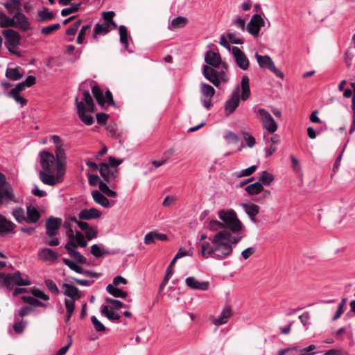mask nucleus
<instances>
[{
    "mask_svg": "<svg viewBox=\"0 0 355 355\" xmlns=\"http://www.w3.org/2000/svg\"><path fill=\"white\" fill-rule=\"evenodd\" d=\"M217 214L220 221L212 219L207 225L210 231L216 233L202 243L201 256L220 261L232 254L234 247L243 237L241 233L245 227L232 209H220Z\"/></svg>",
    "mask_w": 355,
    "mask_h": 355,
    "instance_id": "nucleus-1",
    "label": "nucleus"
},
{
    "mask_svg": "<svg viewBox=\"0 0 355 355\" xmlns=\"http://www.w3.org/2000/svg\"><path fill=\"white\" fill-rule=\"evenodd\" d=\"M40 162L42 170L39 172L40 180L46 185L55 186L64 180L67 168V156L60 159L53 153L43 150L40 153Z\"/></svg>",
    "mask_w": 355,
    "mask_h": 355,
    "instance_id": "nucleus-2",
    "label": "nucleus"
},
{
    "mask_svg": "<svg viewBox=\"0 0 355 355\" xmlns=\"http://www.w3.org/2000/svg\"><path fill=\"white\" fill-rule=\"evenodd\" d=\"M75 105L80 120L86 125H90L94 123L91 113L94 112V104L89 90H80L75 98Z\"/></svg>",
    "mask_w": 355,
    "mask_h": 355,
    "instance_id": "nucleus-3",
    "label": "nucleus"
},
{
    "mask_svg": "<svg viewBox=\"0 0 355 355\" xmlns=\"http://www.w3.org/2000/svg\"><path fill=\"white\" fill-rule=\"evenodd\" d=\"M241 99L243 101L250 96V80L247 76H243L241 82ZM240 87L237 86L232 92L230 98L225 103V112L226 116L232 114L239 107L240 103Z\"/></svg>",
    "mask_w": 355,
    "mask_h": 355,
    "instance_id": "nucleus-4",
    "label": "nucleus"
},
{
    "mask_svg": "<svg viewBox=\"0 0 355 355\" xmlns=\"http://www.w3.org/2000/svg\"><path fill=\"white\" fill-rule=\"evenodd\" d=\"M121 159H117L114 157H109V164L101 163L99 164V172L104 181L110 185L112 188H116L119 179V171L116 168L122 163Z\"/></svg>",
    "mask_w": 355,
    "mask_h": 355,
    "instance_id": "nucleus-5",
    "label": "nucleus"
},
{
    "mask_svg": "<svg viewBox=\"0 0 355 355\" xmlns=\"http://www.w3.org/2000/svg\"><path fill=\"white\" fill-rule=\"evenodd\" d=\"M31 284L30 278L26 275H22L19 271L14 273L0 272V288H6L12 291L15 286H25Z\"/></svg>",
    "mask_w": 355,
    "mask_h": 355,
    "instance_id": "nucleus-6",
    "label": "nucleus"
},
{
    "mask_svg": "<svg viewBox=\"0 0 355 355\" xmlns=\"http://www.w3.org/2000/svg\"><path fill=\"white\" fill-rule=\"evenodd\" d=\"M62 220L60 218L50 216L45 223L46 236L44 242L50 246H57L60 244V239L57 237L59 230L62 225Z\"/></svg>",
    "mask_w": 355,
    "mask_h": 355,
    "instance_id": "nucleus-7",
    "label": "nucleus"
},
{
    "mask_svg": "<svg viewBox=\"0 0 355 355\" xmlns=\"http://www.w3.org/2000/svg\"><path fill=\"white\" fill-rule=\"evenodd\" d=\"M89 85L92 88V94L99 105L102 107L114 105L113 96L110 90H107L105 94H103V90L95 82L90 81Z\"/></svg>",
    "mask_w": 355,
    "mask_h": 355,
    "instance_id": "nucleus-8",
    "label": "nucleus"
},
{
    "mask_svg": "<svg viewBox=\"0 0 355 355\" xmlns=\"http://www.w3.org/2000/svg\"><path fill=\"white\" fill-rule=\"evenodd\" d=\"M2 33L6 40V46L8 51L13 54H17L15 49L19 44L21 39L19 33L13 29L4 30Z\"/></svg>",
    "mask_w": 355,
    "mask_h": 355,
    "instance_id": "nucleus-9",
    "label": "nucleus"
},
{
    "mask_svg": "<svg viewBox=\"0 0 355 355\" xmlns=\"http://www.w3.org/2000/svg\"><path fill=\"white\" fill-rule=\"evenodd\" d=\"M257 112L260 116L263 128L270 133L275 132L278 129V125L271 114L263 108H259Z\"/></svg>",
    "mask_w": 355,
    "mask_h": 355,
    "instance_id": "nucleus-10",
    "label": "nucleus"
},
{
    "mask_svg": "<svg viewBox=\"0 0 355 355\" xmlns=\"http://www.w3.org/2000/svg\"><path fill=\"white\" fill-rule=\"evenodd\" d=\"M255 57L261 68L268 69L277 77L284 78V73L275 67L272 60L269 55H261L257 52Z\"/></svg>",
    "mask_w": 355,
    "mask_h": 355,
    "instance_id": "nucleus-11",
    "label": "nucleus"
},
{
    "mask_svg": "<svg viewBox=\"0 0 355 355\" xmlns=\"http://www.w3.org/2000/svg\"><path fill=\"white\" fill-rule=\"evenodd\" d=\"M264 26L265 21L263 17L259 14H255L246 25V30L253 37H258L261 28Z\"/></svg>",
    "mask_w": 355,
    "mask_h": 355,
    "instance_id": "nucleus-12",
    "label": "nucleus"
},
{
    "mask_svg": "<svg viewBox=\"0 0 355 355\" xmlns=\"http://www.w3.org/2000/svg\"><path fill=\"white\" fill-rule=\"evenodd\" d=\"M205 61L210 67L218 68L221 65L222 68L227 70V64L222 62L218 53L207 51L205 55Z\"/></svg>",
    "mask_w": 355,
    "mask_h": 355,
    "instance_id": "nucleus-13",
    "label": "nucleus"
},
{
    "mask_svg": "<svg viewBox=\"0 0 355 355\" xmlns=\"http://www.w3.org/2000/svg\"><path fill=\"white\" fill-rule=\"evenodd\" d=\"M232 54L239 67L243 70H247L249 68V60L239 47L234 46L232 48Z\"/></svg>",
    "mask_w": 355,
    "mask_h": 355,
    "instance_id": "nucleus-14",
    "label": "nucleus"
},
{
    "mask_svg": "<svg viewBox=\"0 0 355 355\" xmlns=\"http://www.w3.org/2000/svg\"><path fill=\"white\" fill-rule=\"evenodd\" d=\"M232 315L230 306L226 305L218 317L211 316L210 320L214 325L218 327L227 323Z\"/></svg>",
    "mask_w": 355,
    "mask_h": 355,
    "instance_id": "nucleus-15",
    "label": "nucleus"
},
{
    "mask_svg": "<svg viewBox=\"0 0 355 355\" xmlns=\"http://www.w3.org/2000/svg\"><path fill=\"white\" fill-rule=\"evenodd\" d=\"M17 225L5 216L0 214V235H5L15 233Z\"/></svg>",
    "mask_w": 355,
    "mask_h": 355,
    "instance_id": "nucleus-16",
    "label": "nucleus"
},
{
    "mask_svg": "<svg viewBox=\"0 0 355 355\" xmlns=\"http://www.w3.org/2000/svg\"><path fill=\"white\" fill-rule=\"evenodd\" d=\"M68 254L73 258L79 263H85L87 259L78 251L76 248V242L74 241H69L64 246Z\"/></svg>",
    "mask_w": 355,
    "mask_h": 355,
    "instance_id": "nucleus-17",
    "label": "nucleus"
},
{
    "mask_svg": "<svg viewBox=\"0 0 355 355\" xmlns=\"http://www.w3.org/2000/svg\"><path fill=\"white\" fill-rule=\"evenodd\" d=\"M14 26L21 29L23 31H27L30 28V22L27 17L19 12H15L13 17Z\"/></svg>",
    "mask_w": 355,
    "mask_h": 355,
    "instance_id": "nucleus-18",
    "label": "nucleus"
},
{
    "mask_svg": "<svg viewBox=\"0 0 355 355\" xmlns=\"http://www.w3.org/2000/svg\"><path fill=\"white\" fill-rule=\"evenodd\" d=\"M37 255L41 260L46 262H54L59 257V254L55 250L48 248L41 249Z\"/></svg>",
    "mask_w": 355,
    "mask_h": 355,
    "instance_id": "nucleus-19",
    "label": "nucleus"
},
{
    "mask_svg": "<svg viewBox=\"0 0 355 355\" xmlns=\"http://www.w3.org/2000/svg\"><path fill=\"white\" fill-rule=\"evenodd\" d=\"M102 212L95 207L83 209L78 213V218L80 220H93L101 218Z\"/></svg>",
    "mask_w": 355,
    "mask_h": 355,
    "instance_id": "nucleus-20",
    "label": "nucleus"
},
{
    "mask_svg": "<svg viewBox=\"0 0 355 355\" xmlns=\"http://www.w3.org/2000/svg\"><path fill=\"white\" fill-rule=\"evenodd\" d=\"M10 202H16L17 200L15 198L11 187L6 186L5 188L0 189V205L3 204L8 205Z\"/></svg>",
    "mask_w": 355,
    "mask_h": 355,
    "instance_id": "nucleus-21",
    "label": "nucleus"
},
{
    "mask_svg": "<svg viewBox=\"0 0 355 355\" xmlns=\"http://www.w3.org/2000/svg\"><path fill=\"white\" fill-rule=\"evenodd\" d=\"M41 218V214L38 209L34 206L30 205L26 207V223L32 224L38 222Z\"/></svg>",
    "mask_w": 355,
    "mask_h": 355,
    "instance_id": "nucleus-22",
    "label": "nucleus"
},
{
    "mask_svg": "<svg viewBox=\"0 0 355 355\" xmlns=\"http://www.w3.org/2000/svg\"><path fill=\"white\" fill-rule=\"evenodd\" d=\"M51 138L55 146L54 149L55 155L61 160L64 159V156H67V155L64 148L63 141L58 135H52Z\"/></svg>",
    "mask_w": 355,
    "mask_h": 355,
    "instance_id": "nucleus-23",
    "label": "nucleus"
},
{
    "mask_svg": "<svg viewBox=\"0 0 355 355\" xmlns=\"http://www.w3.org/2000/svg\"><path fill=\"white\" fill-rule=\"evenodd\" d=\"M185 282L188 287L194 290L207 291L209 286L207 282H200L193 277H187Z\"/></svg>",
    "mask_w": 355,
    "mask_h": 355,
    "instance_id": "nucleus-24",
    "label": "nucleus"
},
{
    "mask_svg": "<svg viewBox=\"0 0 355 355\" xmlns=\"http://www.w3.org/2000/svg\"><path fill=\"white\" fill-rule=\"evenodd\" d=\"M63 288V294L71 298L70 300H73L75 302V300L80 298L79 295V290L77 287L75 286H73L69 284H64L62 286Z\"/></svg>",
    "mask_w": 355,
    "mask_h": 355,
    "instance_id": "nucleus-25",
    "label": "nucleus"
},
{
    "mask_svg": "<svg viewBox=\"0 0 355 355\" xmlns=\"http://www.w3.org/2000/svg\"><path fill=\"white\" fill-rule=\"evenodd\" d=\"M92 196L94 201L101 205L104 208H108L111 206L110 200L98 190L92 191Z\"/></svg>",
    "mask_w": 355,
    "mask_h": 355,
    "instance_id": "nucleus-26",
    "label": "nucleus"
},
{
    "mask_svg": "<svg viewBox=\"0 0 355 355\" xmlns=\"http://www.w3.org/2000/svg\"><path fill=\"white\" fill-rule=\"evenodd\" d=\"M166 234L156 232H150L145 236L144 243L146 245H150L155 243L156 241H166Z\"/></svg>",
    "mask_w": 355,
    "mask_h": 355,
    "instance_id": "nucleus-27",
    "label": "nucleus"
},
{
    "mask_svg": "<svg viewBox=\"0 0 355 355\" xmlns=\"http://www.w3.org/2000/svg\"><path fill=\"white\" fill-rule=\"evenodd\" d=\"M101 313L111 321H118L121 318L120 315L108 305L102 306Z\"/></svg>",
    "mask_w": 355,
    "mask_h": 355,
    "instance_id": "nucleus-28",
    "label": "nucleus"
},
{
    "mask_svg": "<svg viewBox=\"0 0 355 355\" xmlns=\"http://www.w3.org/2000/svg\"><path fill=\"white\" fill-rule=\"evenodd\" d=\"M112 28V26L106 24H96L94 30L93 38L98 40V35H105Z\"/></svg>",
    "mask_w": 355,
    "mask_h": 355,
    "instance_id": "nucleus-29",
    "label": "nucleus"
},
{
    "mask_svg": "<svg viewBox=\"0 0 355 355\" xmlns=\"http://www.w3.org/2000/svg\"><path fill=\"white\" fill-rule=\"evenodd\" d=\"M187 19L184 17H178L173 19L168 25L170 30H175L178 28H183L187 24Z\"/></svg>",
    "mask_w": 355,
    "mask_h": 355,
    "instance_id": "nucleus-30",
    "label": "nucleus"
},
{
    "mask_svg": "<svg viewBox=\"0 0 355 355\" xmlns=\"http://www.w3.org/2000/svg\"><path fill=\"white\" fill-rule=\"evenodd\" d=\"M106 291L112 296L115 297L125 298L128 296V293L123 291L114 285L108 284L106 287Z\"/></svg>",
    "mask_w": 355,
    "mask_h": 355,
    "instance_id": "nucleus-31",
    "label": "nucleus"
},
{
    "mask_svg": "<svg viewBox=\"0 0 355 355\" xmlns=\"http://www.w3.org/2000/svg\"><path fill=\"white\" fill-rule=\"evenodd\" d=\"M245 190L249 195H257L262 192L264 188L261 182H257L246 187Z\"/></svg>",
    "mask_w": 355,
    "mask_h": 355,
    "instance_id": "nucleus-32",
    "label": "nucleus"
},
{
    "mask_svg": "<svg viewBox=\"0 0 355 355\" xmlns=\"http://www.w3.org/2000/svg\"><path fill=\"white\" fill-rule=\"evenodd\" d=\"M202 73L206 79H207L209 82H211L216 87H219L220 85V80L218 79L216 76H214L211 73L209 72V66L204 65L202 67Z\"/></svg>",
    "mask_w": 355,
    "mask_h": 355,
    "instance_id": "nucleus-33",
    "label": "nucleus"
},
{
    "mask_svg": "<svg viewBox=\"0 0 355 355\" xmlns=\"http://www.w3.org/2000/svg\"><path fill=\"white\" fill-rule=\"evenodd\" d=\"M243 207L245 211V213L252 218H254L258 214L259 211V207L258 205L252 203L244 204Z\"/></svg>",
    "mask_w": 355,
    "mask_h": 355,
    "instance_id": "nucleus-34",
    "label": "nucleus"
},
{
    "mask_svg": "<svg viewBox=\"0 0 355 355\" xmlns=\"http://www.w3.org/2000/svg\"><path fill=\"white\" fill-rule=\"evenodd\" d=\"M12 215L18 223H26V214L21 207L15 208L12 211Z\"/></svg>",
    "mask_w": 355,
    "mask_h": 355,
    "instance_id": "nucleus-35",
    "label": "nucleus"
},
{
    "mask_svg": "<svg viewBox=\"0 0 355 355\" xmlns=\"http://www.w3.org/2000/svg\"><path fill=\"white\" fill-rule=\"evenodd\" d=\"M4 7L8 10L10 13H14L20 10L21 3L20 0H10L4 3Z\"/></svg>",
    "mask_w": 355,
    "mask_h": 355,
    "instance_id": "nucleus-36",
    "label": "nucleus"
},
{
    "mask_svg": "<svg viewBox=\"0 0 355 355\" xmlns=\"http://www.w3.org/2000/svg\"><path fill=\"white\" fill-rule=\"evenodd\" d=\"M6 76L12 80H18L23 77L18 68H8L6 71Z\"/></svg>",
    "mask_w": 355,
    "mask_h": 355,
    "instance_id": "nucleus-37",
    "label": "nucleus"
},
{
    "mask_svg": "<svg viewBox=\"0 0 355 355\" xmlns=\"http://www.w3.org/2000/svg\"><path fill=\"white\" fill-rule=\"evenodd\" d=\"M64 305H65L66 311H67V316L65 318V322H68L70 320V319L73 313V311L75 310V302H73V300H69V299H65L64 300Z\"/></svg>",
    "mask_w": 355,
    "mask_h": 355,
    "instance_id": "nucleus-38",
    "label": "nucleus"
},
{
    "mask_svg": "<svg viewBox=\"0 0 355 355\" xmlns=\"http://www.w3.org/2000/svg\"><path fill=\"white\" fill-rule=\"evenodd\" d=\"M259 181L262 184L270 185L274 180V176L272 173L263 171L259 175Z\"/></svg>",
    "mask_w": 355,
    "mask_h": 355,
    "instance_id": "nucleus-39",
    "label": "nucleus"
},
{
    "mask_svg": "<svg viewBox=\"0 0 355 355\" xmlns=\"http://www.w3.org/2000/svg\"><path fill=\"white\" fill-rule=\"evenodd\" d=\"M14 26L12 17H9L5 13L0 11V27L8 28Z\"/></svg>",
    "mask_w": 355,
    "mask_h": 355,
    "instance_id": "nucleus-40",
    "label": "nucleus"
},
{
    "mask_svg": "<svg viewBox=\"0 0 355 355\" xmlns=\"http://www.w3.org/2000/svg\"><path fill=\"white\" fill-rule=\"evenodd\" d=\"M62 261L71 270L76 272L77 273L82 274L85 272V270L81 266H78L76 262L67 258H63Z\"/></svg>",
    "mask_w": 355,
    "mask_h": 355,
    "instance_id": "nucleus-41",
    "label": "nucleus"
},
{
    "mask_svg": "<svg viewBox=\"0 0 355 355\" xmlns=\"http://www.w3.org/2000/svg\"><path fill=\"white\" fill-rule=\"evenodd\" d=\"M200 92L202 96L213 97L215 94L214 88L205 83H201Z\"/></svg>",
    "mask_w": 355,
    "mask_h": 355,
    "instance_id": "nucleus-42",
    "label": "nucleus"
},
{
    "mask_svg": "<svg viewBox=\"0 0 355 355\" xmlns=\"http://www.w3.org/2000/svg\"><path fill=\"white\" fill-rule=\"evenodd\" d=\"M23 301L25 303H27L30 305H32L35 307H46L47 305L42 302H40L38 299L31 297V296H24L22 297Z\"/></svg>",
    "mask_w": 355,
    "mask_h": 355,
    "instance_id": "nucleus-43",
    "label": "nucleus"
},
{
    "mask_svg": "<svg viewBox=\"0 0 355 355\" xmlns=\"http://www.w3.org/2000/svg\"><path fill=\"white\" fill-rule=\"evenodd\" d=\"M115 13L113 11H107L103 12L102 13V17L105 20V24H108L109 26H112V28L114 29L117 27L116 24L113 21V17Z\"/></svg>",
    "mask_w": 355,
    "mask_h": 355,
    "instance_id": "nucleus-44",
    "label": "nucleus"
},
{
    "mask_svg": "<svg viewBox=\"0 0 355 355\" xmlns=\"http://www.w3.org/2000/svg\"><path fill=\"white\" fill-rule=\"evenodd\" d=\"M40 21H50L54 18V15L46 8H44L42 10L38 11Z\"/></svg>",
    "mask_w": 355,
    "mask_h": 355,
    "instance_id": "nucleus-45",
    "label": "nucleus"
},
{
    "mask_svg": "<svg viewBox=\"0 0 355 355\" xmlns=\"http://www.w3.org/2000/svg\"><path fill=\"white\" fill-rule=\"evenodd\" d=\"M257 168V165H252L246 169L241 170L234 173V176L236 178H242L245 176H250L253 174Z\"/></svg>",
    "mask_w": 355,
    "mask_h": 355,
    "instance_id": "nucleus-46",
    "label": "nucleus"
},
{
    "mask_svg": "<svg viewBox=\"0 0 355 355\" xmlns=\"http://www.w3.org/2000/svg\"><path fill=\"white\" fill-rule=\"evenodd\" d=\"M216 69V68L210 67L209 66V72L213 74L214 76H216L219 80L227 81V76L226 72L227 70H225V69L222 68V70L220 71H218Z\"/></svg>",
    "mask_w": 355,
    "mask_h": 355,
    "instance_id": "nucleus-47",
    "label": "nucleus"
},
{
    "mask_svg": "<svg viewBox=\"0 0 355 355\" xmlns=\"http://www.w3.org/2000/svg\"><path fill=\"white\" fill-rule=\"evenodd\" d=\"M74 241L76 242V247L79 245L82 248H85L87 245L83 234L79 231H76L74 234Z\"/></svg>",
    "mask_w": 355,
    "mask_h": 355,
    "instance_id": "nucleus-48",
    "label": "nucleus"
},
{
    "mask_svg": "<svg viewBox=\"0 0 355 355\" xmlns=\"http://www.w3.org/2000/svg\"><path fill=\"white\" fill-rule=\"evenodd\" d=\"M119 35H120V42L125 46H128V30L124 26H120L119 28Z\"/></svg>",
    "mask_w": 355,
    "mask_h": 355,
    "instance_id": "nucleus-49",
    "label": "nucleus"
},
{
    "mask_svg": "<svg viewBox=\"0 0 355 355\" xmlns=\"http://www.w3.org/2000/svg\"><path fill=\"white\" fill-rule=\"evenodd\" d=\"M44 283L51 293L55 295H58L60 294V290L58 289L56 284L53 280L48 279L45 280Z\"/></svg>",
    "mask_w": 355,
    "mask_h": 355,
    "instance_id": "nucleus-50",
    "label": "nucleus"
},
{
    "mask_svg": "<svg viewBox=\"0 0 355 355\" xmlns=\"http://www.w3.org/2000/svg\"><path fill=\"white\" fill-rule=\"evenodd\" d=\"M60 28V24L59 23L53 24L47 26H44L42 28L41 33L45 35H49L53 32L56 31Z\"/></svg>",
    "mask_w": 355,
    "mask_h": 355,
    "instance_id": "nucleus-51",
    "label": "nucleus"
},
{
    "mask_svg": "<svg viewBox=\"0 0 355 355\" xmlns=\"http://www.w3.org/2000/svg\"><path fill=\"white\" fill-rule=\"evenodd\" d=\"M232 24L234 26L239 28L241 31L244 32L246 29L245 19L241 16H236L233 20Z\"/></svg>",
    "mask_w": 355,
    "mask_h": 355,
    "instance_id": "nucleus-52",
    "label": "nucleus"
},
{
    "mask_svg": "<svg viewBox=\"0 0 355 355\" xmlns=\"http://www.w3.org/2000/svg\"><path fill=\"white\" fill-rule=\"evenodd\" d=\"M80 6V3H71L69 8H64V9L62 10L61 15L64 17V16H67L71 13L76 12L79 10Z\"/></svg>",
    "mask_w": 355,
    "mask_h": 355,
    "instance_id": "nucleus-53",
    "label": "nucleus"
},
{
    "mask_svg": "<svg viewBox=\"0 0 355 355\" xmlns=\"http://www.w3.org/2000/svg\"><path fill=\"white\" fill-rule=\"evenodd\" d=\"M31 293L35 298H39L44 301L49 300V296L38 288H31Z\"/></svg>",
    "mask_w": 355,
    "mask_h": 355,
    "instance_id": "nucleus-54",
    "label": "nucleus"
},
{
    "mask_svg": "<svg viewBox=\"0 0 355 355\" xmlns=\"http://www.w3.org/2000/svg\"><path fill=\"white\" fill-rule=\"evenodd\" d=\"M26 326V322L24 320H15L13 329L17 334H21Z\"/></svg>",
    "mask_w": 355,
    "mask_h": 355,
    "instance_id": "nucleus-55",
    "label": "nucleus"
},
{
    "mask_svg": "<svg viewBox=\"0 0 355 355\" xmlns=\"http://www.w3.org/2000/svg\"><path fill=\"white\" fill-rule=\"evenodd\" d=\"M81 23H82V20H80V19L76 21L73 25L69 26L66 30V34L67 35L73 36L76 33V32H77L78 29L79 28Z\"/></svg>",
    "mask_w": 355,
    "mask_h": 355,
    "instance_id": "nucleus-56",
    "label": "nucleus"
},
{
    "mask_svg": "<svg viewBox=\"0 0 355 355\" xmlns=\"http://www.w3.org/2000/svg\"><path fill=\"white\" fill-rule=\"evenodd\" d=\"M242 136H243L244 140L245 141L248 147L252 148L255 145V144H256L255 139L250 134H249L248 132H243Z\"/></svg>",
    "mask_w": 355,
    "mask_h": 355,
    "instance_id": "nucleus-57",
    "label": "nucleus"
},
{
    "mask_svg": "<svg viewBox=\"0 0 355 355\" xmlns=\"http://www.w3.org/2000/svg\"><path fill=\"white\" fill-rule=\"evenodd\" d=\"M105 300L107 303H110L111 304V306H110L112 307L113 309L119 310L124 306V304L119 300L112 298H107Z\"/></svg>",
    "mask_w": 355,
    "mask_h": 355,
    "instance_id": "nucleus-58",
    "label": "nucleus"
},
{
    "mask_svg": "<svg viewBox=\"0 0 355 355\" xmlns=\"http://www.w3.org/2000/svg\"><path fill=\"white\" fill-rule=\"evenodd\" d=\"M89 28H90L89 25H85L81 28V29L78 33V35L77 37V39H76V42L78 44H80L83 42L84 38H85V36L86 34V31Z\"/></svg>",
    "mask_w": 355,
    "mask_h": 355,
    "instance_id": "nucleus-59",
    "label": "nucleus"
},
{
    "mask_svg": "<svg viewBox=\"0 0 355 355\" xmlns=\"http://www.w3.org/2000/svg\"><path fill=\"white\" fill-rule=\"evenodd\" d=\"M225 139L227 143H237L239 141V137L234 132L229 131L225 135Z\"/></svg>",
    "mask_w": 355,
    "mask_h": 355,
    "instance_id": "nucleus-60",
    "label": "nucleus"
},
{
    "mask_svg": "<svg viewBox=\"0 0 355 355\" xmlns=\"http://www.w3.org/2000/svg\"><path fill=\"white\" fill-rule=\"evenodd\" d=\"M91 253L95 257H100L103 256L104 254H105V252L103 249H101L98 245L94 244L91 247Z\"/></svg>",
    "mask_w": 355,
    "mask_h": 355,
    "instance_id": "nucleus-61",
    "label": "nucleus"
},
{
    "mask_svg": "<svg viewBox=\"0 0 355 355\" xmlns=\"http://www.w3.org/2000/svg\"><path fill=\"white\" fill-rule=\"evenodd\" d=\"M63 227L68 230L67 236L69 238V241H74V232L71 227V225L69 220H65L63 224Z\"/></svg>",
    "mask_w": 355,
    "mask_h": 355,
    "instance_id": "nucleus-62",
    "label": "nucleus"
},
{
    "mask_svg": "<svg viewBox=\"0 0 355 355\" xmlns=\"http://www.w3.org/2000/svg\"><path fill=\"white\" fill-rule=\"evenodd\" d=\"M91 321L97 331H103L105 330V326L96 318V316H92Z\"/></svg>",
    "mask_w": 355,
    "mask_h": 355,
    "instance_id": "nucleus-63",
    "label": "nucleus"
},
{
    "mask_svg": "<svg viewBox=\"0 0 355 355\" xmlns=\"http://www.w3.org/2000/svg\"><path fill=\"white\" fill-rule=\"evenodd\" d=\"M85 232V236L88 240L95 239L98 236V230L96 227H90Z\"/></svg>",
    "mask_w": 355,
    "mask_h": 355,
    "instance_id": "nucleus-64",
    "label": "nucleus"
}]
</instances>
